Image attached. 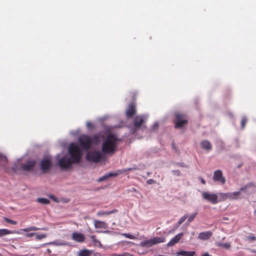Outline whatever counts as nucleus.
Returning <instances> with one entry per match:
<instances>
[{
	"label": "nucleus",
	"instance_id": "obj_35",
	"mask_svg": "<svg viewBox=\"0 0 256 256\" xmlns=\"http://www.w3.org/2000/svg\"><path fill=\"white\" fill-rule=\"evenodd\" d=\"M172 173L177 176H180L181 174L179 170H172Z\"/></svg>",
	"mask_w": 256,
	"mask_h": 256
},
{
	"label": "nucleus",
	"instance_id": "obj_47",
	"mask_svg": "<svg viewBox=\"0 0 256 256\" xmlns=\"http://www.w3.org/2000/svg\"><path fill=\"white\" fill-rule=\"evenodd\" d=\"M181 166H184V164L180 165Z\"/></svg>",
	"mask_w": 256,
	"mask_h": 256
},
{
	"label": "nucleus",
	"instance_id": "obj_41",
	"mask_svg": "<svg viewBox=\"0 0 256 256\" xmlns=\"http://www.w3.org/2000/svg\"><path fill=\"white\" fill-rule=\"evenodd\" d=\"M200 178V180L201 182H202L203 184H206V182L205 180H204L203 178Z\"/></svg>",
	"mask_w": 256,
	"mask_h": 256
},
{
	"label": "nucleus",
	"instance_id": "obj_18",
	"mask_svg": "<svg viewBox=\"0 0 256 256\" xmlns=\"http://www.w3.org/2000/svg\"><path fill=\"white\" fill-rule=\"evenodd\" d=\"M212 236V232L210 231L202 232L199 234L198 238L200 240H206Z\"/></svg>",
	"mask_w": 256,
	"mask_h": 256
},
{
	"label": "nucleus",
	"instance_id": "obj_30",
	"mask_svg": "<svg viewBox=\"0 0 256 256\" xmlns=\"http://www.w3.org/2000/svg\"><path fill=\"white\" fill-rule=\"evenodd\" d=\"M188 216L186 214H184V216H182L178 220V224L180 225L182 224L185 220L187 218Z\"/></svg>",
	"mask_w": 256,
	"mask_h": 256
},
{
	"label": "nucleus",
	"instance_id": "obj_31",
	"mask_svg": "<svg viewBox=\"0 0 256 256\" xmlns=\"http://www.w3.org/2000/svg\"><path fill=\"white\" fill-rule=\"evenodd\" d=\"M4 220L8 222V223H9V224H17V222L16 221H14V220H12L10 219H9L8 218H4Z\"/></svg>",
	"mask_w": 256,
	"mask_h": 256
},
{
	"label": "nucleus",
	"instance_id": "obj_48",
	"mask_svg": "<svg viewBox=\"0 0 256 256\" xmlns=\"http://www.w3.org/2000/svg\"><path fill=\"white\" fill-rule=\"evenodd\" d=\"M48 252H50V250H49V249H48Z\"/></svg>",
	"mask_w": 256,
	"mask_h": 256
},
{
	"label": "nucleus",
	"instance_id": "obj_14",
	"mask_svg": "<svg viewBox=\"0 0 256 256\" xmlns=\"http://www.w3.org/2000/svg\"><path fill=\"white\" fill-rule=\"evenodd\" d=\"M36 163L35 160H28L26 163L22 164L21 168L24 170L31 171L34 168Z\"/></svg>",
	"mask_w": 256,
	"mask_h": 256
},
{
	"label": "nucleus",
	"instance_id": "obj_13",
	"mask_svg": "<svg viewBox=\"0 0 256 256\" xmlns=\"http://www.w3.org/2000/svg\"><path fill=\"white\" fill-rule=\"evenodd\" d=\"M72 239L74 241L78 242H83L85 241V236L84 234L78 232H74L72 234Z\"/></svg>",
	"mask_w": 256,
	"mask_h": 256
},
{
	"label": "nucleus",
	"instance_id": "obj_21",
	"mask_svg": "<svg viewBox=\"0 0 256 256\" xmlns=\"http://www.w3.org/2000/svg\"><path fill=\"white\" fill-rule=\"evenodd\" d=\"M46 230L47 229L44 228H37L36 226H30V227H28V228H24L22 230L25 232H30V231H36V230Z\"/></svg>",
	"mask_w": 256,
	"mask_h": 256
},
{
	"label": "nucleus",
	"instance_id": "obj_9",
	"mask_svg": "<svg viewBox=\"0 0 256 256\" xmlns=\"http://www.w3.org/2000/svg\"><path fill=\"white\" fill-rule=\"evenodd\" d=\"M102 158V154L100 152L98 151H92L86 154V159L90 162H99Z\"/></svg>",
	"mask_w": 256,
	"mask_h": 256
},
{
	"label": "nucleus",
	"instance_id": "obj_12",
	"mask_svg": "<svg viewBox=\"0 0 256 256\" xmlns=\"http://www.w3.org/2000/svg\"><path fill=\"white\" fill-rule=\"evenodd\" d=\"M132 169H133L132 168H129L127 169V170H118L116 172H110V173H108V174L100 177L98 179V181L99 182L104 181V180H106L108 178H110V177H112V176H117L118 174H122V173H123L124 172H126V171L131 170Z\"/></svg>",
	"mask_w": 256,
	"mask_h": 256
},
{
	"label": "nucleus",
	"instance_id": "obj_44",
	"mask_svg": "<svg viewBox=\"0 0 256 256\" xmlns=\"http://www.w3.org/2000/svg\"><path fill=\"white\" fill-rule=\"evenodd\" d=\"M202 256H210L208 254V253L206 252V253L204 254H202Z\"/></svg>",
	"mask_w": 256,
	"mask_h": 256
},
{
	"label": "nucleus",
	"instance_id": "obj_17",
	"mask_svg": "<svg viewBox=\"0 0 256 256\" xmlns=\"http://www.w3.org/2000/svg\"><path fill=\"white\" fill-rule=\"evenodd\" d=\"M94 228L96 229H99V228L106 229L108 228V224L102 221L94 220Z\"/></svg>",
	"mask_w": 256,
	"mask_h": 256
},
{
	"label": "nucleus",
	"instance_id": "obj_15",
	"mask_svg": "<svg viewBox=\"0 0 256 256\" xmlns=\"http://www.w3.org/2000/svg\"><path fill=\"white\" fill-rule=\"evenodd\" d=\"M136 113V105L134 103L130 104L126 111V116L127 118L132 117Z\"/></svg>",
	"mask_w": 256,
	"mask_h": 256
},
{
	"label": "nucleus",
	"instance_id": "obj_50",
	"mask_svg": "<svg viewBox=\"0 0 256 256\" xmlns=\"http://www.w3.org/2000/svg\"><path fill=\"white\" fill-rule=\"evenodd\" d=\"M48 252H50V250H49V249H48Z\"/></svg>",
	"mask_w": 256,
	"mask_h": 256
},
{
	"label": "nucleus",
	"instance_id": "obj_28",
	"mask_svg": "<svg viewBox=\"0 0 256 256\" xmlns=\"http://www.w3.org/2000/svg\"><path fill=\"white\" fill-rule=\"evenodd\" d=\"M35 236L37 240H41L46 238V235L44 234H38L37 233H36Z\"/></svg>",
	"mask_w": 256,
	"mask_h": 256
},
{
	"label": "nucleus",
	"instance_id": "obj_2",
	"mask_svg": "<svg viewBox=\"0 0 256 256\" xmlns=\"http://www.w3.org/2000/svg\"><path fill=\"white\" fill-rule=\"evenodd\" d=\"M118 138L114 134H110L106 138L102 146V151L106 154H113L117 146Z\"/></svg>",
	"mask_w": 256,
	"mask_h": 256
},
{
	"label": "nucleus",
	"instance_id": "obj_10",
	"mask_svg": "<svg viewBox=\"0 0 256 256\" xmlns=\"http://www.w3.org/2000/svg\"><path fill=\"white\" fill-rule=\"evenodd\" d=\"M52 163L50 159L48 158H44L41 162L40 167L43 172H47L52 167Z\"/></svg>",
	"mask_w": 256,
	"mask_h": 256
},
{
	"label": "nucleus",
	"instance_id": "obj_22",
	"mask_svg": "<svg viewBox=\"0 0 256 256\" xmlns=\"http://www.w3.org/2000/svg\"><path fill=\"white\" fill-rule=\"evenodd\" d=\"M90 238L92 239V242L94 246L100 248L102 246L100 241L96 238L95 235L90 236Z\"/></svg>",
	"mask_w": 256,
	"mask_h": 256
},
{
	"label": "nucleus",
	"instance_id": "obj_4",
	"mask_svg": "<svg viewBox=\"0 0 256 256\" xmlns=\"http://www.w3.org/2000/svg\"><path fill=\"white\" fill-rule=\"evenodd\" d=\"M175 124V128H181L188 122L187 117L184 114L176 112L175 114V118L174 120Z\"/></svg>",
	"mask_w": 256,
	"mask_h": 256
},
{
	"label": "nucleus",
	"instance_id": "obj_6",
	"mask_svg": "<svg viewBox=\"0 0 256 256\" xmlns=\"http://www.w3.org/2000/svg\"><path fill=\"white\" fill-rule=\"evenodd\" d=\"M164 241L165 239L164 238L156 236L152 239L148 240L142 242L141 245L142 246L150 247L155 244L164 242Z\"/></svg>",
	"mask_w": 256,
	"mask_h": 256
},
{
	"label": "nucleus",
	"instance_id": "obj_43",
	"mask_svg": "<svg viewBox=\"0 0 256 256\" xmlns=\"http://www.w3.org/2000/svg\"><path fill=\"white\" fill-rule=\"evenodd\" d=\"M158 123H155L154 124V129H156L158 128Z\"/></svg>",
	"mask_w": 256,
	"mask_h": 256
},
{
	"label": "nucleus",
	"instance_id": "obj_34",
	"mask_svg": "<svg viewBox=\"0 0 256 256\" xmlns=\"http://www.w3.org/2000/svg\"><path fill=\"white\" fill-rule=\"evenodd\" d=\"M247 239L250 241H254L256 240V237L253 234H252L251 236H248Z\"/></svg>",
	"mask_w": 256,
	"mask_h": 256
},
{
	"label": "nucleus",
	"instance_id": "obj_29",
	"mask_svg": "<svg viewBox=\"0 0 256 256\" xmlns=\"http://www.w3.org/2000/svg\"><path fill=\"white\" fill-rule=\"evenodd\" d=\"M197 214H198V212H196L194 213L193 214H192L188 217V216L187 218H188V222H192L194 219V218H196V216Z\"/></svg>",
	"mask_w": 256,
	"mask_h": 256
},
{
	"label": "nucleus",
	"instance_id": "obj_11",
	"mask_svg": "<svg viewBox=\"0 0 256 256\" xmlns=\"http://www.w3.org/2000/svg\"><path fill=\"white\" fill-rule=\"evenodd\" d=\"M213 180L220 183L221 184H224L226 180L225 178L223 176L222 172L221 170H216L214 173Z\"/></svg>",
	"mask_w": 256,
	"mask_h": 256
},
{
	"label": "nucleus",
	"instance_id": "obj_27",
	"mask_svg": "<svg viewBox=\"0 0 256 256\" xmlns=\"http://www.w3.org/2000/svg\"><path fill=\"white\" fill-rule=\"evenodd\" d=\"M6 161V158L5 156L0 154V166L5 165Z\"/></svg>",
	"mask_w": 256,
	"mask_h": 256
},
{
	"label": "nucleus",
	"instance_id": "obj_49",
	"mask_svg": "<svg viewBox=\"0 0 256 256\" xmlns=\"http://www.w3.org/2000/svg\"><path fill=\"white\" fill-rule=\"evenodd\" d=\"M48 252H50V250H49V249H48Z\"/></svg>",
	"mask_w": 256,
	"mask_h": 256
},
{
	"label": "nucleus",
	"instance_id": "obj_42",
	"mask_svg": "<svg viewBox=\"0 0 256 256\" xmlns=\"http://www.w3.org/2000/svg\"><path fill=\"white\" fill-rule=\"evenodd\" d=\"M246 188H247V186H245L244 187L241 188H240V192L241 191H242V192L246 191Z\"/></svg>",
	"mask_w": 256,
	"mask_h": 256
},
{
	"label": "nucleus",
	"instance_id": "obj_16",
	"mask_svg": "<svg viewBox=\"0 0 256 256\" xmlns=\"http://www.w3.org/2000/svg\"><path fill=\"white\" fill-rule=\"evenodd\" d=\"M183 233H180L172 238L168 244V246H171L178 243L183 236Z\"/></svg>",
	"mask_w": 256,
	"mask_h": 256
},
{
	"label": "nucleus",
	"instance_id": "obj_25",
	"mask_svg": "<svg viewBox=\"0 0 256 256\" xmlns=\"http://www.w3.org/2000/svg\"><path fill=\"white\" fill-rule=\"evenodd\" d=\"M13 233L14 232L7 229H0V237Z\"/></svg>",
	"mask_w": 256,
	"mask_h": 256
},
{
	"label": "nucleus",
	"instance_id": "obj_26",
	"mask_svg": "<svg viewBox=\"0 0 256 256\" xmlns=\"http://www.w3.org/2000/svg\"><path fill=\"white\" fill-rule=\"evenodd\" d=\"M37 202L40 203L46 204H50V201L49 200H48L46 198H38L37 199Z\"/></svg>",
	"mask_w": 256,
	"mask_h": 256
},
{
	"label": "nucleus",
	"instance_id": "obj_20",
	"mask_svg": "<svg viewBox=\"0 0 256 256\" xmlns=\"http://www.w3.org/2000/svg\"><path fill=\"white\" fill-rule=\"evenodd\" d=\"M200 146L202 148L210 150L212 149V146L210 142L208 140H203L200 142Z\"/></svg>",
	"mask_w": 256,
	"mask_h": 256
},
{
	"label": "nucleus",
	"instance_id": "obj_40",
	"mask_svg": "<svg viewBox=\"0 0 256 256\" xmlns=\"http://www.w3.org/2000/svg\"><path fill=\"white\" fill-rule=\"evenodd\" d=\"M87 126L90 128H92V124L91 122H88L87 123Z\"/></svg>",
	"mask_w": 256,
	"mask_h": 256
},
{
	"label": "nucleus",
	"instance_id": "obj_37",
	"mask_svg": "<svg viewBox=\"0 0 256 256\" xmlns=\"http://www.w3.org/2000/svg\"><path fill=\"white\" fill-rule=\"evenodd\" d=\"M35 234H36V233H28V234H26V237L30 238V237L33 236H35Z\"/></svg>",
	"mask_w": 256,
	"mask_h": 256
},
{
	"label": "nucleus",
	"instance_id": "obj_1",
	"mask_svg": "<svg viewBox=\"0 0 256 256\" xmlns=\"http://www.w3.org/2000/svg\"><path fill=\"white\" fill-rule=\"evenodd\" d=\"M68 152L72 160L68 156H64L58 160V166L62 170H68L72 168V164H78L81 160L82 152L80 148L74 143L71 144L68 148Z\"/></svg>",
	"mask_w": 256,
	"mask_h": 256
},
{
	"label": "nucleus",
	"instance_id": "obj_7",
	"mask_svg": "<svg viewBox=\"0 0 256 256\" xmlns=\"http://www.w3.org/2000/svg\"><path fill=\"white\" fill-rule=\"evenodd\" d=\"M202 196L204 199L212 204H216L218 202V196L217 194L204 192H202Z\"/></svg>",
	"mask_w": 256,
	"mask_h": 256
},
{
	"label": "nucleus",
	"instance_id": "obj_46",
	"mask_svg": "<svg viewBox=\"0 0 256 256\" xmlns=\"http://www.w3.org/2000/svg\"><path fill=\"white\" fill-rule=\"evenodd\" d=\"M133 190H134V192H136V190L135 188H133Z\"/></svg>",
	"mask_w": 256,
	"mask_h": 256
},
{
	"label": "nucleus",
	"instance_id": "obj_5",
	"mask_svg": "<svg viewBox=\"0 0 256 256\" xmlns=\"http://www.w3.org/2000/svg\"><path fill=\"white\" fill-rule=\"evenodd\" d=\"M240 192H234L218 193L220 196L219 202L224 201L227 199L230 200H236L240 198Z\"/></svg>",
	"mask_w": 256,
	"mask_h": 256
},
{
	"label": "nucleus",
	"instance_id": "obj_8",
	"mask_svg": "<svg viewBox=\"0 0 256 256\" xmlns=\"http://www.w3.org/2000/svg\"><path fill=\"white\" fill-rule=\"evenodd\" d=\"M144 122V118L140 116H136L133 121V124L134 126V128H133L132 130V133L134 134L136 132V131L139 129L141 126L144 127L143 125V124Z\"/></svg>",
	"mask_w": 256,
	"mask_h": 256
},
{
	"label": "nucleus",
	"instance_id": "obj_24",
	"mask_svg": "<svg viewBox=\"0 0 256 256\" xmlns=\"http://www.w3.org/2000/svg\"><path fill=\"white\" fill-rule=\"evenodd\" d=\"M216 246L219 247L223 248L225 249H228L231 246V244L228 242H226V243L218 242V243H216Z\"/></svg>",
	"mask_w": 256,
	"mask_h": 256
},
{
	"label": "nucleus",
	"instance_id": "obj_23",
	"mask_svg": "<svg viewBox=\"0 0 256 256\" xmlns=\"http://www.w3.org/2000/svg\"><path fill=\"white\" fill-rule=\"evenodd\" d=\"M91 254L90 251L88 250H82L78 253V256H90Z\"/></svg>",
	"mask_w": 256,
	"mask_h": 256
},
{
	"label": "nucleus",
	"instance_id": "obj_32",
	"mask_svg": "<svg viewBox=\"0 0 256 256\" xmlns=\"http://www.w3.org/2000/svg\"><path fill=\"white\" fill-rule=\"evenodd\" d=\"M122 235L124 236H125L126 238H130V239L134 240V239L135 238V236H134L133 235L130 234H122Z\"/></svg>",
	"mask_w": 256,
	"mask_h": 256
},
{
	"label": "nucleus",
	"instance_id": "obj_19",
	"mask_svg": "<svg viewBox=\"0 0 256 256\" xmlns=\"http://www.w3.org/2000/svg\"><path fill=\"white\" fill-rule=\"evenodd\" d=\"M118 212L116 209H113L112 210L110 211H104V210H100L97 212L96 216H108L111 214H114Z\"/></svg>",
	"mask_w": 256,
	"mask_h": 256
},
{
	"label": "nucleus",
	"instance_id": "obj_39",
	"mask_svg": "<svg viewBox=\"0 0 256 256\" xmlns=\"http://www.w3.org/2000/svg\"><path fill=\"white\" fill-rule=\"evenodd\" d=\"M154 182V180L152 179H150L147 181V183L149 184H151Z\"/></svg>",
	"mask_w": 256,
	"mask_h": 256
},
{
	"label": "nucleus",
	"instance_id": "obj_38",
	"mask_svg": "<svg viewBox=\"0 0 256 256\" xmlns=\"http://www.w3.org/2000/svg\"><path fill=\"white\" fill-rule=\"evenodd\" d=\"M50 198H51L52 200L54 201V202H58L57 201V200H56V198L53 195H50Z\"/></svg>",
	"mask_w": 256,
	"mask_h": 256
},
{
	"label": "nucleus",
	"instance_id": "obj_33",
	"mask_svg": "<svg viewBox=\"0 0 256 256\" xmlns=\"http://www.w3.org/2000/svg\"><path fill=\"white\" fill-rule=\"evenodd\" d=\"M247 122V119L246 117H244L241 120V126L242 128H244L246 126V124Z\"/></svg>",
	"mask_w": 256,
	"mask_h": 256
},
{
	"label": "nucleus",
	"instance_id": "obj_3",
	"mask_svg": "<svg viewBox=\"0 0 256 256\" xmlns=\"http://www.w3.org/2000/svg\"><path fill=\"white\" fill-rule=\"evenodd\" d=\"M98 139L99 138L97 136H94L92 138H91L88 136L83 134L79 137L78 141L80 146L83 150H88L90 148L92 144L94 142H98Z\"/></svg>",
	"mask_w": 256,
	"mask_h": 256
},
{
	"label": "nucleus",
	"instance_id": "obj_36",
	"mask_svg": "<svg viewBox=\"0 0 256 256\" xmlns=\"http://www.w3.org/2000/svg\"><path fill=\"white\" fill-rule=\"evenodd\" d=\"M111 256H127L126 253H123L122 254H114Z\"/></svg>",
	"mask_w": 256,
	"mask_h": 256
},
{
	"label": "nucleus",
	"instance_id": "obj_45",
	"mask_svg": "<svg viewBox=\"0 0 256 256\" xmlns=\"http://www.w3.org/2000/svg\"><path fill=\"white\" fill-rule=\"evenodd\" d=\"M223 220H228V218H224Z\"/></svg>",
	"mask_w": 256,
	"mask_h": 256
}]
</instances>
